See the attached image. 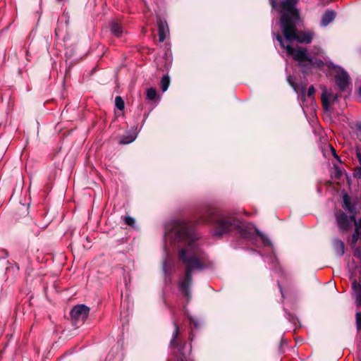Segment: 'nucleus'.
<instances>
[{"mask_svg": "<svg viewBox=\"0 0 361 361\" xmlns=\"http://www.w3.org/2000/svg\"><path fill=\"white\" fill-rule=\"evenodd\" d=\"M353 296L357 306H361V283L354 280L352 282Z\"/></svg>", "mask_w": 361, "mask_h": 361, "instance_id": "nucleus-12", "label": "nucleus"}, {"mask_svg": "<svg viewBox=\"0 0 361 361\" xmlns=\"http://www.w3.org/2000/svg\"><path fill=\"white\" fill-rule=\"evenodd\" d=\"M199 224H209L213 226V235L222 236L233 231H237L243 238H250V227L240 221L235 214L222 212L217 209L209 208L200 216Z\"/></svg>", "mask_w": 361, "mask_h": 361, "instance_id": "nucleus-2", "label": "nucleus"}, {"mask_svg": "<svg viewBox=\"0 0 361 361\" xmlns=\"http://www.w3.org/2000/svg\"><path fill=\"white\" fill-rule=\"evenodd\" d=\"M354 255L357 257L360 258L361 257V250L356 249L354 252Z\"/></svg>", "mask_w": 361, "mask_h": 361, "instance_id": "nucleus-27", "label": "nucleus"}, {"mask_svg": "<svg viewBox=\"0 0 361 361\" xmlns=\"http://www.w3.org/2000/svg\"><path fill=\"white\" fill-rule=\"evenodd\" d=\"M274 36L276 40L279 42L280 45L286 49L288 54L291 56L294 60L298 61L300 63L307 61L311 65L313 64V59L308 54L306 49L300 47L293 48L289 44L285 45L283 40L280 35L274 34Z\"/></svg>", "mask_w": 361, "mask_h": 361, "instance_id": "nucleus-5", "label": "nucleus"}, {"mask_svg": "<svg viewBox=\"0 0 361 361\" xmlns=\"http://www.w3.org/2000/svg\"><path fill=\"white\" fill-rule=\"evenodd\" d=\"M59 32H60V29L59 27H57L55 29V35L56 37H59Z\"/></svg>", "mask_w": 361, "mask_h": 361, "instance_id": "nucleus-31", "label": "nucleus"}, {"mask_svg": "<svg viewBox=\"0 0 361 361\" xmlns=\"http://www.w3.org/2000/svg\"><path fill=\"white\" fill-rule=\"evenodd\" d=\"M115 105L119 110H123L125 107L124 101L121 97L117 96L115 98Z\"/></svg>", "mask_w": 361, "mask_h": 361, "instance_id": "nucleus-21", "label": "nucleus"}, {"mask_svg": "<svg viewBox=\"0 0 361 361\" xmlns=\"http://www.w3.org/2000/svg\"><path fill=\"white\" fill-rule=\"evenodd\" d=\"M58 2L62 1L63 0H56Z\"/></svg>", "mask_w": 361, "mask_h": 361, "instance_id": "nucleus-37", "label": "nucleus"}, {"mask_svg": "<svg viewBox=\"0 0 361 361\" xmlns=\"http://www.w3.org/2000/svg\"><path fill=\"white\" fill-rule=\"evenodd\" d=\"M356 128L358 130L361 131V123H356Z\"/></svg>", "mask_w": 361, "mask_h": 361, "instance_id": "nucleus-33", "label": "nucleus"}, {"mask_svg": "<svg viewBox=\"0 0 361 361\" xmlns=\"http://www.w3.org/2000/svg\"><path fill=\"white\" fill-rule=\"evenodd\" d=\"M165 239L171 244L184 245L178 252V259L185 267V274L178 282V289L189 301L191 298L192 273L207 269L210 264L207 262L206 255L197 242L198 236L194 228L188 221H173L170 229L165 233Z\"/></svg>", "mask_w": 361, "mask_h": 361, "instance_id": "nucleus-1", "label": "nucleus"}, {"mask_svg": "<svg viewBox=\"0 0 361 361\" xmlns=\"http://www.w3.org/2000/svg\"><path fill=\"white\" fill-rule=\"evenodd\" d=\"M336 221L339 229L343 232L348 231L353 224L357 225L353 215L348 216L345 213L339 214L336 216Z\"/></svg>", "mask_w": 361, "mask_h": 361, "instance_id": "nucleus-7", "label": "nucleus"}, {"mask_svg": "<svg viewBox=\"0 0 361 361\" xmlns=\"http://www.w3.org/2000/svg\"><path fill=\"white\" fill-rule=\"evenodd\" d=\"M146 97L150 101L156 99L157 97V90L153 87L148 88L146 92Z\"/></svg>", "mask_w": 361, "mask_h": 361, "instance_id": "nucleus-18", "label": "nucleus"}, {"mask_svg": "<svg viewBox=\"0 0 361 361\" xmlns=\"http://www.w3.org/2000/svg\"><path fill=\"white\" fill-rule=\"evenodd\" d=\"M159 40L162 42L165 40L169 32L168 24L165 20L159 18L157 20Z\"/></svg>", "mask_w": 361, "mask_h": 361, "instance_id": "nucleus-11", "label": "nucleus"}, {"mask_svg": "<svg viewBox=\"0 0 361 361\" xmlns=\"http://www.w3.org/2000/svg\"><path fill=\"white\" fill-rule=\"evenodd\" d=\"M338 95L337 94H333L327 91L326 89H324L322 94V102L324 109L327 111L329 109L330 101L334 103L338 101Z\"/></svg>", "mask_w": 361, "mask_h": 361, "instance_id": "nucleus-10", "label": "nucleus"}, {"mask_svg": "<svg viewBox=\"0 0 361 361\" xmlns=\"http://www.w3.org/2000/svg\"><path fill=\"white\" fill-rule=\"evenodd\" d=\"M297 23L281 28L283 35L287 41H297L299 43L310 44L314 37V32L310 30L298 31L296 28Z\"/></svg>", "mask_w": 361, "mask_h": 361, "instance_id": "nucleus-4", "label": "nucleus"}, {"mask_svg": "<svg viewBox=\"0 0 361 361\" xmlns=\"http://www.w3.org/2000/svg\"><path fill=\"white\" fill-rule=\"evenodd\" d=\"M173 324L174 326V330L173 331L172 337L170 341V345L172 348H177L180 351L181 345L183 344H185V342H183L182 340L178 338L179 332H180L178 324H177V322L176 321H173Z\"/></svg>", "mask_w": 361, "mask_h": 361, "instance_id": "nucleus-9", "label": "nucleus"}, {"mask_svg": "<svg viewBox=\"0 0 361 361\" xmlns=\"http://www.w3.org/2000/svg\"><path fill=\"white\" fill-rule=\"evenodd\" d=\"M90 308L85 305H75L71 312L73 324L78 328L82 325L88 317Z\"/></svg>", "mask_w": 361, "mask_h": 361, "instance_id": "nucleus-6", "label": "nucleus"}, {"mask_svg": "<svg viewBox=\"0 0 361 361\" xmlns=\"http://www.w3.org/2000/svg\"><path fill=\"white\" fill-rule=\"evenodd\" d=\"M125 224L130 226H133L135 225V219L130 216H125L124 217Z\"/></svg>", "mask_w": 361, "mask_h": 361, "instance_id": "nucleus-23", "label": "nucleus"}, {"mask_svg": "<svg viewBox=\"0 0 361 361\" xmlns=\"http://www.w3.org/2000/svg\"><path fill=\"white\" fill-rule=\"evenodd\" d=\"M111 32L114 35L117 37H121L123 33V29L120 24L116 22H112L110 24Z\"/></svg>", "mask_w": 361, "mask_h": 361, "instance_id": "nucleus-15", "label": "nucleus"}, {"mask_svg": "<svg viewBox=\"0 0 361 361\" xmlns=\"http://www.w3.org/2000/svg\"><path fill=\"white\" fill-rule=\"evenodd\" d=\"M358 94L361 97V87L359 89Z\"/></svg>", "mask_w": 361, "mask_h": 361, "instance_id": "nucleus-36", "label": "nucleus"}, {"mask_svg": "<svg viewBox=\"0 0 361 361\" xmlns=\"http://www.w3.org/2000/svg\"><path fill=\"white\" fill-rule=\"evenodd\" d=\"M356 156H357L358 161L361 166V152L358 149L356 151Z\"/></svg>", "mask_w": 361, "mask_h": 361, "instance_id": "nucleus-28", "label": "nucleus"}, {"mask_svg": "<svg viewBox=\"0 0 361 361\" xmlns=\"http://www.w3.org/2000/svg\"><path fill=\"white\" fill-rule=\"evenodd\" d=\"M315 92V89L313 85H311L309 88H308V90H307V97H312L314 94Z\"/></svg>", "mask_w": 361, "mask_h": 361, "instance_id": "nucleus-25", "label": "nucleus"}, {"mask_svg": "<svg viewBox=\"0 0 361 361\" xmlns=\"http://www.w3.org/2000/svg\"><path fill=\"white\" fill-rule=\"evenodd\" d=\"M135 139V135H134L123 136L119 142H120V144H123V145L129 144V143L132 142L133 141H134Z\"/></svg>", "mask_w": 361, "mask_h": 361, "instance_id": "nucleus-20", "label": "nucleus"}, {"mask_svg": "<svg viewBox=\"0 0 361 361\" xmlns=\"http://www.w3.org/2000/svg\"><path fill=\"white\" fill-rule=\"evenodd\" d=\"M335 81L339 90L344 92L347 90L350 82L349 75L346 71L341 69L335 76Z\"/></svg>", "mask_w": 361, "mask_h": 361, "instance_id": "nucleus-8", "label": "nucleus"}, {"mask_svg": "<svg viewBox=\"0 0 361 361\" xmlns=\"http://www.w3.org/2000/svg\"><path fill=\"white\" fill-rule=\"evenodd\" d=\"M360 236L361 237V217L359 221V224L355 226V231L352 236V243H357Z\"/></svg>", "mask_w": 361, "mask_h": 361, "instance_id": "nucleus-17", "label": "nucleus"}, {"mask_svg": "<svg viewBox=\"0 0 361 361\" xmlns=\"http://www.w3.org/2000/svg\"><path fill=\"white\" fill-rule=\"evenodd\" d=\"M166 262L164 261V264H163V267H164V269L165 270L166 269Z\"/></svg>", "mask_w": 361, "mask_h": 361, "instance_id": "nucleus-35", "label": "nucleus"}, {"mask_svg": "<svg viewBox=\"0 0 361 361\" xmlns=\"http://www.w3.org/2000/svg\"><path fill=\"white\" fill-rule=\"evenodd\" d=\"M262 239L264 245H271V243L269 239L264 235H262Z\"/></svg>", "mask_w": 361, "mask_h": 361, "instance_id": "nucleus-26", "label": "nucleus"}, {"mask_svg": "<svg viewBox=\"0 0 361 361\" xmlns=\"http://www.w3.org/2000/svg\"><path fill=\"white\" fill-rule=\"evenodd\" d=\"M298 0H283L281 3V28L290 25L293 23H298L299 20L298 11L295 6Z\"/></svg>", "mask_w": 361, "mask_h": 361, "instance_id": "nucleus-3", "label": "nucleus"}, {"mask_svg": "<svg viewBox=\"0 0 361 361\" xmlns=\"http://www.w3.org/2000/svg\"><path fill=\"white\" fill-rule=\"evenodd\" d=\"M170 84V78L168 75H165L161 80V89L163 92H165L169 88Z\"/></svg>", "mask_w": 361, "mask_h": 361, "instance_id": "nucleus-19", "label": "nucleus"}, {"mask_svg": "<svg viewBox=\"0 0 361 361\" xmlns=\"http://www.w3.org/2000/svg\"><path fill=\"white\" fill-rule=\"evenodd\" d=\"M343 207L347 209L350 213L355 212V206L351 203L350 197L348 195H343Z\"/></svg>", "mask_w": 361, "mask_h": 361, "instance_id": "nucleus-16", "label": "nucleus"}, {"mask_svg": "<svg viewBox=\"0 0 361 361\" xmlns=\"http://www.w3.org/2000/svg\"><path fill=\"white\" fill-rule=\"evenodd\" d=\"M355 176L358 178H361V168L359 169L358 171L357 172V173L355 174Z\"/></svg>", "mask_w": 361, "mask_h": 361, "instance_id": "nucleus-30", "label": "nucleus"}, {"mask_svg": "<svg viewBox=\"0 0 361 361\" xmlns=\"http://www.w3.org/2000/svg\"><path fill=\"white\" fill-rule=\"evenodd\" d=\"M336 18V13L332 10H327L322 16L320 25L322 27L327 26Z\"/></svg>", "mask_w": 361, "mask_h": 361, "instance_id": "nucleus-13", "label": "nucleus"}, {"mask_svg": "<svg viewBox=\"0 0 361 361\" xmlns=\"http://www.w3.org/2000/svg\"><path fill=\"white\" fill-rule=\"evenodd\" d=\"M291 80H292V77L290 76L288 78V80L289 82V83L292 85V87L294 88V90L296 91V87H295V85L294 84V82H291Z\"/></svg>", "mask_w": 361, "mask_h": 361, "instance_id": "nucleus-29", "label": "nucleus"}, {"mask_svg": "<svg viewBox=\"0 0 361 361\" xmlns=\"http://www.w3.org/2000/svg\"><path fill=\"white\" fill-rule=\"evenodd\" d=\"M305 87H302V99L305 98Z\"/></svg>", "mask_w": 361, "mask_h": 361, "instance_id": "nucleus-32", "label": "nucleus"}, {"mask_svg": "<svg viewBox=\"0 0 361 361\" xmlns=\"http://www.w3.org/2000/svg\"><path fill=\"white\" fill-rule=\"evenodd\" d=\"M333 245H334V249L335 250V252L336 253L337 255H338L339 257H341L344 255L345 247H344V243L342 240L337 239V238L334 239Z\"/></svg>", "mask_w": 361, "mask_h": 361, "instance_id": "nucleus-14", "label": "nucleus"}, {"mask_svg": "<svg viewBox=\"0 0 361 361\" xmlns=\"http://www.w3.org/2000/svg\"><path fill=\"white\" fill-rule=\"evenodd\" d=\"M189 320H190V324L191 326H193L194 328H198L199 327V322L195 319V318L192 317H189Z\"/></svg>", "mask_w": 361, "mask_h": 361, "instance_id": "nucleus-24", "label": "nucleus"}, {"mask_svg": "<svg viewBox=\"0 0 361 361\" xmlns=\"http://www.w3.org/2000/svg\"><path fill=\"white\" fill-rule=\"evenodd\" d=\"M356 318V326L358 331L361 330V312H358L355 315Z\"/></svg>", "mask_w": 361, "mask_h": 361, "instance_id": "nucleus-22", "label": "nucleus"}, {"mask_svg": "<svg viewBox=\"0 0 361 361\" xmlns=\"http://www.w3.org/2000/svg\"><path fill=\"white\" fill-rule=\"evenodd\" d=\"M271 1L272 6L275 7L276 6V1H275V0H271Z\"/></svg>", "mask_w": 361, "mask_h": 361, "instance_id": "nucleus-34", "label": "nucleus"}]
</instances>
